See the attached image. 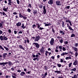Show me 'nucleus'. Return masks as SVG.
I'll return each mask as SVG.
<instances>
[{
    "label": "nucleus",
    "instance_id": "nucleus-56",
    "mask_svg": "<svg viewBox=\"0 0 78 78\" xmlns=\"http://www.w3.org/2000/svg\"><path fill=\"white\" fill-rule=\"evenodd\" d=\"M8 31L9 33H11V30L10 29Z\"/></svg>",
    "mask_w": 78,
    "mask_h": 78
},
{
    "label": "nucleus",
    "instance_id": "nucleus-36",
    "mask_svg": "<svg viewBox=\"0 0 78 78\" xmlns=\"http://www.w3.org/2000/svg\"><path fill=\"white\" fill-rule=\"evenodd\" d=\"M48 51H45V55L46 56H47V54L48 53Z\"/></svg>",
    "mask_w": 78,
    "mask_h": 78
},
{
    "label": "nucleus",
    "instance_id": "nucleus-47",
    "mask_svg": "<svg viewBox=\"0 0 78 78\" xmlns=\"http://www.w3.org/2000/svg\"><path fill=\"white\" fill-rule=\"evenodd\" d=\"M2 15H3V16H6V15L5 13V12H2Z\"/></svg>",
    "mask_w": 78,
    "mask_h": 78
},
{
    "label": "nucleus",
    "instance_id": "nucleus-49",
    "mask_svg": "<svg viewBox=\"0 0 78 78\" xmlns=\"http://www.w3.org/2000/svg\"><path fill=\"white\" fill-rule=\"evenodd\" d=\"M36 59H37V58H35L33 59L34 61H36Z\"/></svg>",
    "mask_w": 78,
    "mask_h": 78
},
{
    "label": "nucleus",
    "instance_id": "nucleus-4",
    "mask_svg": "<svg viewBox=\"0 0 78 78\" xmlns=\"http://www.w3.org/2000/svg\"><path fill=\"white\" fill-rule=\"evenodd\" d=\"M40 38V37H39V36L36 37V38L34 40L35 42H36V41H38L39 40Z\"/></svg>",
    "mask_w": 78,
    "mask_h": 78
},
{
    "label": "nucleus",
    "instance_id": "nucleus-35",
    "mask_svg": "<svg viewBox=\"0 0 78 78\" xmlns=\"http://www.w3.org/2000/svg\"><path fill=\"white\" fill-rule=\"evenodd\" d=\"M32 28H34V29L36 28V25L35 24H34L33 25V26H32Z\"/></svg>",
    "mask_w": 78,
    "mask_h": 78
},
{
    "label": "nucleus",
    "instance_id": "nucleus-19",
    "mask_svg": "<svg viewBox=\"0 0 78 78\" xmlns=\"http://www.w3.org/2000/svg\"><path fill=\"white\" fill-rule=\"evenodd\" d=\"M73 48L74 49V51H78V49L77 48L75 47H73Z\"/></svg>",
    "mask_w": 78,
    "mask_h": 78
},
{
    "label": "nucleus",
    "instance_id": "nucleus-17",
    "mask_svg": "<svg viewBox=\"0 0 78 78\" xmlns=\"http://www.w3.org/2000/svg\"><path fill=\"white\" fill-rule=\"evenodd\" d=\"M7 55H8V54L7 53H4L3 55V58H6V56Z\"/></svg>",
    "mask_w": 78,
    "mask_h": 78
},
{
    "label": "nucleus",
    "instance_id": "nucleus-30",
    "mask_svg": "<svg viewBox=\"0 0 78 78\" xmlns=\"http://www.w3.org/2000/svg\"><path fill=\"white\" fill-rule=\"evenodd\" d=\"M4 48H5L6 50L7 51H8V50H9V49H8V48L5 46H4Z\"/></svg>",
    "mask_w": 78,
    "mask_h": 78
},
{
    "label": "nucleus",
    "instance_id": "nucleus-6",
    "mask_svg": "<svg viewBox=\"0 0 78 78\" xmlns=\"http://www.w3.org/2000/svg\"><path fill=\"white\" fill-rule=\"evenodd\" d=\"M77 63H78V61H77V60H75L74 62V63H73V65H74V66H76V65H77Z\"/></svg>",
    "mask_w": 78,
    "mask_h": 78
},
{
    "label": "nucleus",
    "instance_id": "nucleus-50",
    "mask_svg": "<svg viewBox=\"0 0 78 78\" xmlns=\"http://www.w3.org/2000/svg\"><path fill=\"white\" fill-rule=\"evenodd\" d=\"M52 32H53V33H55V30H54V29H53V28H52Z\"/></svg>",
    "mask_w": 78,
    "mask_h": 78
},
{
    "label": "nucleus",
    "instance_id": "nucleus-58",
    "mask_svg": "<svg viewBox=\"0 0 78 78\" xmlns=\"http://www.w3.org/2000/svg\"><path fill=\"white\" fill-rule=\"evenodd\" d=\"M2 74H3V72L1 71L0 73V75H2Z\"/></svg>",
    "mask_w": 78,
    "mask_h": 78
},
{
    "label": "nucleus",
    "instance_id": "nucleus-22",
    "mask_svg": "<svg viewBox=\"0 0 78 78\" xmlns=\"http://www.w3.org/2000/svg\"><path fill=\"white\" fill-rule=\"evenodd\" d=\"M0 39H1V41H3V40H4L3 36H0Z\"/></svg>",
    "mask_w": 78,
    "mask_h": 78
},
{
    "label": "nucleus",
    "instance_id": "nucleus-14",
    "mask_svg": "<svg viewBox=\"0 0 78 78\" xmlns=\"http://www.w3.org/2000/svg\"><path fill=\"white\" fill-rule=\"evenodd\" d=\"M55 73H57L58 74H60L61 73V71H55Z\"/></svg>",
    "mask_w": 78,
    "mask_h": 78
},
{
    "label": "nucleus",
    "instance_id": "nucleus-45",
    "mask_svg": "<svg viewBox=\"0 0 78 78\" xmlns=\"http://www.w3.org/2000/svg\"><path fill=\"white\" fill-rule=\"evenodd\" d=\"M65 54L64 52H62V54H61V56H64Z\"/></svg>",
    "mask_w": 78,
    "mask_h": 78
},
{
    "label": "nucleus",
    "instance_id": "nucleus-12",
    "mask_svg": "<svg viewBox=\"0 0 78 78\" xmlns=\"http://www.w3.org/2000/svg\"><path fill=\"white\" fill-rule=\"evenodd\" d=\"M11 0H8L9 3H8V4H9V5H11L12 3V2H11Z\"/></svg>",
    "mask_w": 78,
    "mask_h": 78
},
{
    "label": "nucleus",
    "instance_id": "nucleus-28",
    "mask_svg": "<svg viewBox=\"0 0 78 78\" xmlns=\"http://www.w3.org/2000/svg\"><path fill=\"white\" fill-rule=\"evenodd\" d=\"M62 27H63V28H64V27L65 26V25L64 24V21H62Z\"/></svg>",
    "mask_w": 78,
    "mask_h": 78
},
{
    "label": "nucleus",
    "instance_id": "nucleus-7",
    "mask_svg": "<svg viewBox=\"0 0 78 78\" xmlns=\"http://www.w3.org/2000/svg\"><path fill=\"white\" fill-rule=\"evenodd\" d=\"M53 0H49L48 2V4H49V5H52L53 4Z\"/></svg>",
    "mask_w": 78,
    "mask_h": 78
},
{
    "label": "nucleus",
    "instance_id": "nucleus-43",
    "mask_svg": "<svg viewBox=\"0 0 78 78\" xmlns=\"http://www.w3.org/2000/svg\"><path fill=\"white\" fill-rule=\"evenodd\" d=\"M27 11H28L29 12H31V10L29 8L27 9Z\"/></svg>",
    "mask_w": 78,
    "mask_h": 78
},
{
    "label": "nucleus",
    "instance_id": "nucleus-42",
    "mask_svg": "<svg viewBox=\"0 0 78 78\" xmlns=\"http://www.w3.org/2000/svg\"><path fill=\"white\" fill-rule=\"evenodd\" d=\"M40 51L41 53H43V52H44V50L43 49H41V50H40Z\"/></svg>",
    "mask_w": 78,
    "mask_h": 78
},
{
    "label": "nucleus",
    "instance_id": "nucleus-64",
    "mask_svg": "<svg viewBox=\"0 0 78 78\" xmlns=\"http://www.w3.org/2000/svg\"><path fill=\"white\" fill-rule=\"evenodd\" d=\"M57 38L58 39H62V37L58 36V37H57Z\"/></svg>",
    "mask_w": 78,
    "mask_h": 78
},
{
    "label": "nucleus",
    "instance_id": "nucleus-53",
    "mask_svg": "<svg viewBox=\"0 0 78 78\" xmlns=\"http://www.w3.org/2000/svg\"><path fill=\"white\" fill-rule=\"evenodd\" d=\"M3 33V31L1 30H0V34H2Z\"/></svg>",
    "mask_w": 78,
    "mask_h": 78
},
{
    "label": "nucleus",
    "instance_id": "nucleus-33",
    "mask_svg": "<svg viewBox=\"0 0 78 78\" xmlns=\"http://www.w3.org/2000/svg\"><path fill=\"white\" fill-rule=\"evenodd\" d=\"M72 78H77V76H76V75H75L73 76V77H72Z\"/></svg>",
    "mask_w": 78,
    "mask_h": 78
},
{
    "label": "nucleus",
    "instance_id": "nucleus-39",
    "mask_svg": "<svg viewBox=\"0 0 78 78\" xmlns=\"http://www.w3.org/2000/svg\"><path fill=\"white\" fill-rule=\"evenodd\" d=\"M0 48L2 50H4V48L2 47V46L0 45Z\"/></svg>",
    "mask_w": 78,
    "mask_h": 78
},
{
    "label": "nucleus",
    "instance_id": "nucleus-40",
    "mask_svg": "<svg viewBox=\"0 0 78 78\" xmlns=\"http://www.w3.org/2000/svg\"><path fill=\"white\" fill-rule=\"evenodd\" d=\"M64 44L65 45H67L68 44V41H66L64 42Z\"/></svg>",
    "mask_w": 78,
    "mask_h": 78
},
{
    "label": "nucleus",
    "instance_id": "nucleus-48",
    "mask_svg": "<svg viewBox=\"0 0 78 78\" xmlns=\"http://www.w3.org/2000/svg\"><path fill=\"white\" fill-rule=\"evenodd\" d=\"M64 61V60L62 59H60V62H63Z\"/></svg>",
    "mask_w": 78,
    "mask_h": 78
},
{
    "label": "nucleus",
    "instance_id": "nucleus-41",
    "mask_svg": "<svg viewBox=\"0 0 78 78\" xmlns=\"http://www.w3.org/2000/svg\"><path fill=\"white\" fill-rule=\"evenodd\" d=\"M75 56H76V57L77 56H78V52H77V51H76L75 53Z\"/></svg>",
    "mask_w": 78,
    "mask_h": 78
},
{
    "label": "nucleus",
    "instance_id": "nucleus-27",
    "mask_svg": "<svg viewBox=\"0 0 78 78\" xmlns=\"http://www.w3.org/2000/svg\"><path fill=\"white\" fill-rule=\"evenodd\" d=\"M59 42L61 44H62V42H63V39H62V38L61 40H59Z\"/></svg>",
    "mask_w": 78,
    "mask_h": 78
},
{
    "label": "nucleus",
    "instance_id": "nucleus-11",
    "mask_svg": "<svg viewBox=\"0 0 78 78\" xmlns=\"http://www.w3.org/2000/svg\"><path fill=\"white\" fill-rule=\"evenodd\" d=\"M5 7H4V8L3 9V11H5V12H7V11L8 9V8L7 7L6 8H5Z\"/></svg>",
    "mask_w": 78,
    "mask_h": 78
},
{
    "label": "nucleus",
    "instance_id": "nucleus-60",
    "mask_svg": "<svg viewBox=\"0 0 78 78\" xmlns=\"http://www.w3.org/2000/svg\"><path fill=\"white\" fill-rule=\"evenodd\" d=\"M11 69L12 70V71H14V68H11Z\"/></svg>",
    "mask_w": 78,
    "mask_h": 78
},
{
    "label": "nucleus",
    "instance_id": "nucleus-29",
    "mask_svg": "<svg viewBox=\"0 0 78 78\" xmlns=\"http://www.w3.org/2000/svg\"><path fill=\"white\" fill-rule=\"evenodd\" d=\"M19 16L20 17V18H22V17H23V16L21 15V13H19Z\"/></svg>",
    "mask_w": 78,
    "mask_h": 78
},
{
    "label": "nucleus",
    "instance_id": "nucleus-8",
    "mask_svg": "<svg viewBox=\"0 0 78 78\" xmlns=\"http://www.w3.org/2000/svg\"><path fill=\"white\" fill-rule=\"evenodd\" d=\"M25 74V72L23 71L20 74V75H21V76H24Z\"/></svg>",
    "mask_w": 78,
    "mask_h": 78
},
{
    "label": "nucleus",
    "instance_id": "nucleus-26",
    "mask_svg": "<svg viewBox=\"0 0 78 78\" xmlns=\"http://www.w3.org/2000/svg\"><path fill=\"white\" fill-rule=\"evenodd\" d=\"M3 37L4 38V40H5V41L8 40V38L6 37L3 36Z\"/></svg>",
    "mask_w": 78,
    "mask_h": 78
},
{
    "label": "nucleus",
    "instance_id": "nucleus-5",
    "mask_svg": "<svg viewBox=\"0 0 78 78\" xmlns=\"http://www.w3.org/2000/svg\"><path fill=\"white\" fill-rule=\"evenodd\" d=\"M43 9H44V11H43V13L44 14H46V9H45V6H43Z\"/></svg>",
    "mask_w": 78,
    "mask_h": 78
},
{
    "label": "nucleus",
    "instance_id": "nucleus-1",
    "mask_svg": "<svg viewBox=\"0 0 78 78\" xmlns=\"http://www.w3.org/2000/svg\"><path fill=\"white\" fill-rule=\"evenodd\" d=\"M55 42V40H54V39L52 38L51 39V40L50 41V44L51 45H53L54 44Z\"/></svg>",
    "mask_w": 78,
    "mask_h": 78
},
{
    "label": "nucleus",
    "instance_id": "nucleus-55",
    "mask_svg": "<svg viewBox=\"0 0 78 78\" xmlns=\"http://www.w3.org/2000/svg\"><path fill=\"white\" fill-rule=\"evenodd\" d=\"M78 43H76L75 44V47H78Z\"/></svg>",
    "mask_w": 78,
    "mask_h": 78
},
{
    "label": "nucleus",
    "instance_id": "nucleus-9",
    "mask_svg": "<svg viewBox=\"0 0 78 78\" xmlns=\"http://www.w3.org/2000/svg\"><path fill=\"white\" fill-rule=\"evenodd\" d=\"M7 64H8L10 66H12V65H13V63H12L10 61L9 62H7Z\"/></svg>",
    "mask_w": 78,
    "mask_h": 78
},
{
    "label": "nucleus",
    "instance_id": "nucleus-18",
    "mask_svg": "<svg viewBox=\"0 0 78 78\" xmlns=\"http://www.w3.org/2000/svg\"><path fill=\"white\" fill-rule=\"evenodd\" d=\"M60 49L59 51H62V46H60L58 47Z\"/></svg>",
    "mask_w": 78,
    "mask_h": 78
},
{
    "label": "nucleus",
    "instance_id": "nucleus-38",
    "mask_svg": "<svg viewBox=\"0 0 78 78\" xmlns=\"http://www.w3.org/2000/svg\"><path fill=\"white\" fill-rule=\"evenodd\" d=\"M72 63H70L69 64V67H71V66H72Z\"/></svg>",
    "mask_w": 78,
    "mask_h": 78
},
{
    "label": "nucleus",
    "instance_id": "nucleus-21",
    "mask_svg": "<svg viewBox=\"0 0 78 78\" xmlns=\"http://www.w3.org/2000/svg\"><path fill=\"white\" fill-rule=\"evenodd\" d=\"M59 32L60 34H62V35H64V34H65V33L64 32H63V31L62 30L60 31Z\"/></svg>",
    "mask_w": 78,
    "mask_h": 78
},
{
    "label": "nucleus",
    "instance_id": "nucleus-34",
    "mask_svg": "<svg viewBox=\"0 0 78 78\" xmlns=\"http://www.w3.org/2000/svg\"><path fill=\"white\" fill-rule=\"evenodd\" d=\"M57 66L58 67H61V64H57Z\"/></svg>",
    "mask_w": 78,
    "mask_h": 78
},
{
    "label": "nucleus",
    "instance_id": "nucleus-46",
    "mask_svg": "<svg viewBox=\"0 0 78 78\" xmlns=\"http://www.w3.org/2000/svg\"><path fill=\"white\" fill-rule=\"evenodd\" d=\"M23 19H24V20H26L27 18L26 17L23 16Z\"/></svg>",
    "mask_w": 78,
    "mask_h": 78
},
{
    "label": "nucleus",
    "instance_id": "nucleus-37",
    "mask_svg": "<svg viewBox=\"0 0 78 78\" xmlns=\"http://www.w3.org/2000/svg\"><path fill=\"white\" fill-rule=\"evenodd\" d=\"M63 51H66V48L64 47L62 48Z\"/></svg>",
    "mask_w": 78,
    "mask_h": 78
},
{
    "label": "nucleus",
    "instance_id": "nucleus-31",
    "mask_svg": "<svg viewBox=\"0 0 78 78\" xmlns=\"http://www.w3.org/2000/svg\"><path fill=\"white\" fill-rule=\"evenodd\" d=\"M71 37H75V35L74 34H73L71 35Z\"/></svg>",
    "mask_w": 78,
    "mask_h": 78
},
{
    "label": "nucleus",
    "instance_id": "nucleus-52",
    "mask_svg": "<svg viewBox=\"0 0 78 78\" xmlns=\"http://www.w3.org/2000/svg\"><path fill=\"white\" fill-rule=\"evenodd\" d=\"M32 56L33 58H35L36 57V55H34V54H32Z\"/></svg>",
    "mask_w": 78,
    "mask_h": 78
},
{
    "label": "nucleus",
    "instance_id": "nucleus-16",
    "mask_svg": "<svg viewBox=\"0 0 78 78\" xmlns=\"http://www.w3.org/2000/svg\"><path fill=\"white\" fill-rule=\"evenodd\" d=\"M19 47L21 49H22L23 50H25V49L22 47V45H19Z\"/></svg>",
    "mask_w": 78,
    "mask_h": 78
},
{
    "label": "nucleus",
    "instance_id": "nucleus-51",
    "mask_svg": "<svg viewBox=\"0 0 78 78\" xmlns=\"http://www.w3.org/2000/svg\"><path fill=\"white\" fill-rule=\"evenodd\" d=\"M42 5H40L39 7L40 8H42Z\"/></svg>",
    "mask_w": 78,
    "mask_h": 78
},
{
    "label": "nucleus",
    "instance_id": "nucleus-24",
    "mask_svg": "<svg viewBox=\"0 0 78 78\" xmlns=\"http://www.w3.org/2000/svg\"><path fill=\"white\" fill-rule=\"evenodd\" d=\"M47 75V73L46 72L45 73L44 76L42 77V78H45Z\"/></svg>",
    "mask_w": 78,
    "mask_h": 78
},
{
    "label": "nucleus",
    "instance_id": "nucleus-63",
    "mask_svg": "<svg viewBox=\"0 0 78 78\" xmlns=\"http://www.w3.org/2000/svg\"><path fill=\"white\" fill-rule=\"evenodd\" d=\"M24 43H25V44H27V40H24Z\"/></svg>",
    "mask_w": 78,
    "mask_h": 78
},
{
    "label": "nucleus",
    "instance_id": "nucleus-10",
    "mask_svg": "<svg viewBox=\"0 0 78 78\" xmlns=\"http://www.w3.org/2000/svg\"><path fill=\"white\" fill-rule=\"evenodd\" d=\"M6 64H8V62H2L0 63V65H5Z\"/></svg>",
    "mask_w": 78,
    "mask_h": 78
},
{
    "label": "nucleus",
    "instance_id": "nucleus-3",
    "mask_svg": "<svg viewBox=\"0 0 78 78\" xmlns=\"http://www.w3.org/2000/svg\"><path fill=\"white\" fill-rule=\"evenodd\" d=\"M56 5L58 6H61V3L59 1H57L56 2Z\"/></svg>",
    "mask_w": 78,
    "mask_h": 78
},
{
    "label": "nucleus",
    "instance_id": "nucleus-62",
    "mask_svg": "<svg viewBox=\"0 0 78 78\" xmlns=\"http://www.w3.org/2000/svg\"><path fill=\"white\" fill-rule=\"evenodd\" d=\"M39 29L40 30H43L44 29V28H42V27H40L39 28Z\"/></svg>",
    "mask_w": 78,
    "mask_h": 78
},
{
    "label": "nucleus",
    "instance_id": "nucleus-25",
    "mask_svg": "<svg viewBox=\"0 0 78 78\" xmlns=\"http://www.w3.org/2000/svg\"><path fill=\"white\" fill-rule=\"evenodd\" d=\"M69 28L70 30H72V31H74V30L72 29V28L70 27V26H69Z\"/></svg>",
    "mask_w": 78,
    "mask_h": 78
},
{
    "label": "nucleus",
    "instance_id": "nucleus-44",
    "mask_svg": "<svg viewBox=\"0 0 78 78\" xmlns=\"http://www.w3.org/2000/svg\"><path fill=\"white\" fill-rule=\"evenodd\" d=\"M16 1H17V3L18 4V5H19L20 3V1L19 0H16Z\"/></svg>",
    "mask_w": 78,
    "mask_h": 78
},
{
    "label": "nucleus",
    "instance_id": "nucleus-20",
    "mask_svg": "<svg viewBox=\"0 0 78 78\" xmlns=\"http://www.w3.org/2000/svg\"><path fill=\"white\" fill-rule=\"evenodd\" d=\"M69 59H72V57H67L66 58V60H68Z\"/></svg>",
    "mask_w": 78,
    "mask_h": 78
},
{
    "label": "nucleus",
    "instance_id": "nucleus-15",
    "mask_svg": "<svg viewBox=\"0 0 78 78\" xmlns=\"http://www.w3.org/2000/svg\"><path fill=\"white\" fill-rule=\"evenodd\" d=\"M70 71H73L74 72H76V68H74L73 69H71Z\"/></svg>",
    "mask_w": 78,
    "mask_h": 78
},
{
    "label": "nucleus",
    "instance_id": "nucleus-61",
    "mask_svg": "<svg viewBox=\"0 0 78 78\" xmlns=\"http://www.w3.org/2000/svg\"><path fill=\"white\" fill-rule=\"evenodd\" d=\"M55 52H56L57 53H58V50L55 49Z\"/></svg>",
    "mask_w": 78,
    "mask_h": 78
},
{
    "label": "nucleus",
    "instance_id": "nucleus-32",
    "mask_svg": "<svg viewBox=\"0 0 78 78\" xmlns=\"http://www.w3.org/2000/svg\"><path fill=\"white\" fill-rule=\"evenodd\" d=\"M0 28H3V24L0 23Z\"/></svg>",
    "mask_w": 78,
    "mask_h": 78
},
{
    "label": "nucleus",
    "instance_id": "nucleus-2",
    "mask_svg": "<svg viewBox=\"0 0 78 78\" xmlns=\"http://www.w3.org/2000/svg\"><path fill=\"white\" fill-rule=\"evenodd\" d=\"M33 44H34V45H36V48H39V44L37 43H33Z\"/></svg>",
    "mask_w": 78,
    "mask_h": 78
},
{
    "label": "nucleus",
    "instance_id": "nucleus-57",
    "mask_svg": "<svg viewBox=\"0 0 78 78\" xmlns=\"http://www.w3.org/2000/svg\"><path fill=\"white\" fill-rule=\"evenodd\" d=\"M48 26H50V25H51V24L49 23L48 24Z\"/></svg>",
    "mask_w": 78,
    "mask_h": 78
},
{
    "label": "nucleus",
    "instance_id": "nucleus-23",
    "mask_svg": "<svg viewBox=\"0 0 78 78\" xmlns=\"http://www.w3.org/2000/svg\"><path fill=\"white\" fill-rule=\"evenodd\" d=\"M22 25V26L21 27H22V28L23 29H24V28H26V27H24V24L23 23Z\"/></svg>",
    "mask_w": 78,
    "mask_h": 78
},
{
    "label": "nucleus",
    "instance_id": "nucleus-59",
    "mask_svg": "<svg viewBox=\"0 0 78 78\" xmlns=\"http://www.w3.org/2000/svg\"><path fill=\"white\" fill-rule=\"evenodd\" d=\"M14 33L15 34H16L17 33V31L16 30L14 31Z\"/></svg>",
    "mask_w": 78,
    "mask_h": 78
},
{
    "label": "nucleus",
    "instance_id": "nucleus-54",
    "mask_svg": "<svg viewBox=\"0 0 78 78\" xmlns=\"http://www.w3.org/2000/svg\"><path fill=\"white\" fill-rule=\"evenodd\" d=\"M69 20L67 19V20H66V23H68Z\"/></svg>",
    "mask_w": 78,
    "mask_h": 78
},
{
    "label": "nucleus",
    "instance_id": "nucleus-13",
    "mask_svg": "<svg viewBox=\"0 0 78 78\" xmlns=\"http://www.w3.org/2000/svg\"><path fill=\"white\" fill-rule=\"evenodd\" d=\"M21 23L20 22H19L18 23H16V25L17 27H20L21 26Z\"/></svg>",
    "mask_w": 78,
    "mask_h": 78
}]
</instances>
